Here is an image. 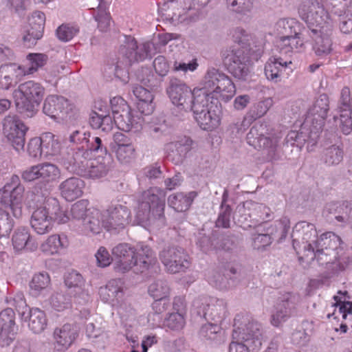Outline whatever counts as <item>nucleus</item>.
<instances>
[{
  "label": "nucleus",
  "mask_w": 352,
  "mask_h": 352,
  "mask_svg": "<svg viewBox=\"0 0 352 352\" xmlns=\"http://www.w3.org/2000/svg\"><path fill=\"white\" fill-rule=\"evenodd\" d=\"M41 195L45 198L44 201L33 211L30 224L37 234H44L52 230L54 222L65 223L69 217L56 198L48 197L47 188L41 190Z\"/></svg>",
  "instance_id": "nucleus-1"
},
{
  "label": "nucleus",
  "mask_w": 352,
  "mask_h": 352,
  "mask_svg": "<svg viewBox=\"0 0 352 352\" xmlns=\"http://www.w3.org/2000/svg\"><path fill=\"white\" fill-rule=\"evenodd\" d=\"M165 192L157 187L144 191L139 199L135 218L140 224H151L155 221L165 223Z\"/></svg>",
  "instance_id": "nucleus-2"
},
{
  "label": "nucleus",
  "mask_w": 352,
  "mask_h": 352,
  "mask_svg": "<svg viewBox=\"0 0 352 352\" xmlns=\"http://www.w3.org/2000/svg\"><path fill=\"white\" fill-rule=\"evenodd\" d=\"M151 43H144L140 45L133 37H125V41L120 47L118 60L115 67H109L114 72V76L124 84L129 82V72L126 67L133 63L144 60L150 56Z\"/></svg>",
  "instance_id": "nucleus-3"
},
{
  "label": "nucleus",
  "mask_w": 352,
  "mask_h": 352,
  "mask_svg": "<svg viewBox=\"0 0 352 352\" xmlns=\"http://www.w3.org/2000/svg\"><path fill=\"white\" fill-rule=\"evenodd\" d=\"M45 94L44 87L38 82L28 80L20 84L12 92L16 110L25 118L34 117Z\"/></svg>",
  "instance_id": "nucleus-4"
},
{
  "label": "nucleus",
  "mask_w": 352,
  "mask_h": 352,
  "mask_svg": "<svg viewBox=\"0 0 352 352\" xmlns=\"http://www.w3.org/2000/svg\"><path fill=\"white\" fill-rule=\"evenodd\" d=\"M307 248L309 250L311 258L316 259L320 265L334 263L342 250L340 237L331 232L322 234L314 244H309Z\"/></svg>",
  "instance_id": "nucleus-5"
},
{
  "label": "nucleus",
  "mask_w": 352,
  "mask_h": 352,
  "mask_svg": "<svg viewBox=\"0 0 352 352\" xmlns=\"http://www.w3.org/2000/svg\"><path fill=\"white\" fill-rule=\"evenodd\" d=\"M25 187L18 175L13 174L7 178L4 186L0 188V204L10 208L12 215L19 219L23 214V201Z\"/></svg>",
  "instance_id": "nucleus-6"
},
{
  "label": "nucleus",
  "mask_w": 352,
  "mask_h": 352,
  "mask_svg": "<svg viewBox=\"0 0 352 352\" xmlns=\"http://www.w3.org/2000/svg\"><path fill=\"white\" fill-rule=\"evenodd\" d=\"M223 64L228 72L236 78L246 80L251 65L248 53L241 47H233L222 52Z\"/></svg>",
  "instance_id": "nucleus-7"
},
{
  "label": "nucleus",
  "mask_w": 352,
  "mask_h": 352,
  "mask_svg": "<svg viewBox=\"0 0 352 352\" xmlns=\"http://www.w3.org/2000/svg\"><path fill=\"white\" fill-rule=\"evenodd\" d=\"M234 338L239 337L243 342H232L229 352H249L250 350H258L261 346V332L260 324L250 322L242 331L234 330Z\"/></svg>",
  "instance_id": "nucleus-8"
},
{
  "label": "nucleus",
  "mask_w": 352,
  "mask_h": 352,
  "mask_svg": "<svg viewBox=\"0 0 352 352\" xmlns=\"http://www.w3.org/2000/svg\"><path fill=\"white\" fill-rule=\"evenodd\" d=\"M94 155V151L83 146L65 147L60 153V160L69 172L82 173L88 167V161Z\"/></svg>",
  "instance_id": "nucleus-9"
},
{
  "label": "nucleus",
  "mask_w": 352,
  "mask_h": 352,
  "mask_svg": "<svg viewBox=\"0 0 352 352\" xmlns=\"http://www.w3.org/2000/svg\"><path fill=\"white\" fill-rule=\"evenodd\" d=\"M112 111V120L117 127L124 131H135L141 126L140 118L135 120L132 114L131 109L127 102L121 97H114L110 100Z\"/></svg>",
  "instance_id": "nucleus-10"
},
{
  "label": "nucleus",
  "mask_w": 352,
  "mask_h": 352,
  "mask_svg": "<svg viewBox=\"0 0 352 352\" xmlns=\"http://www.w3.org/2000/svg\"><path fill=\"white\" fill-rule=\"evenodd\" d=\"M197 314L207 321L218 324L226 317V302L223 299L200 297L193 302Z\"/></svg>",
  "instance_id": "nucleus-11"
},
{
  "label": "nucleus",
  "mask_w": 352,
  "mask_h": 352,
  "mask_svg": "<svg viewBox=\"0 0 352 352\" xmlns=\"http://www.w3.org/2000/svg\"><path fill=\"white\" fill-rule=\"evenodd\" d=\"M289 230V219L287 217H283L276 221L274 226L267 228L265 233L253 234L252 246L255 250H262L276 239L278 242H281L285 239Z\"/></svg>",
  "instance_id": "nucleus-12"
},
{
  "label": "nucleus",
  "mask_w": 352,
  "mask_h": 352,
  "mask_svg": "<svg viewBox=\"0 0 352 352\" xmlns=\"http://www.w3.org/2000/svg\"><path fill=\"white\" fill-rule=\"evenodd\" d=\"M131 210L125 205L116 204L103 212L102 227L107 231L117 234L130 222Z\"/></svg>",
  "instance_id": "nucleus-13"
},
{
  "label": "nucleus",
  "mask_w": 352,
  "mask_h": 352,
  "mask_svg": "<svg viewBox=\"0 0 352 352\" xmlns=\"http://www.w3.org/2000/svg\"><path fill=\"white\" fill-rule=\"evenodd\" d=\"M3 130L8 141L18 153L24 151L25 134L28 130L16 115H8L3 120Z\"/></svg>",
  "instance_id": "nucleus-14"
},
{
  "label": "nucleus",
  "mask_w": 352,
  "mask_h": 352,
  "mask_svg": "<svg viewBox=\"0 0 352 352\" xmlns=\"http://www.w3.org/2000/svg\"><path fill=\"white\" fill-rule=\"evenodd\" d=\"M159 257L166 270L171 274L184 272L190 266L188 255L181 247H165L160 251Z\"/></svg>",
  "instance_id": "nucleus-15"
},
{
  "label": "nucleus",
  "mask_w": 352,
  "mask_h": 352,
  "mask_svg": "<svg viewBox=\"0 0 352 352\" xmlns=\"http://www.w3.org/2000/svg\"><path fill=\"white\" fill-rule=\"evenodd\" d=\"M67 140L72 144L70 146H83L85 149L94 151V155L106 153L104 140L82 129L72 131Z\"/></svg>",
  "instance_id": "nucleus-16"
},
{
  "label": "nucleus",
  "mask_w": 352,
  "mask_h": 352,
  "mask_svg": "<svg viewBox=\"0 0 352 352\" xmlns=\"http://www.w3.org/2000/svg\"><path fill=\"white\" fill-rule=\"evenodd\" d=\"M298 296L292 294H283L274 307L272 315L271 323L274 327H279L283 322L296 314Z\"/></svg>",
  "instance_id": "nucleus-17"
},
{
  "label": "nucleus",
  "mask_w": 352,
  "mask_h": 352,
  "mask_svg": "<svg viewBox=\"0 0 352 352\" xmlns=\"http://www.w3.org/2000/svg\"><path fill=\"white\" fill-rule=\"evenodd\" d=\"M166 92L173 104L183 109L189 107L186 103L192 98L194 90L192 91L182 80L169 77Z\"/></svg>",
  "instance_id": "nucleus-18"
},
{
  "label": "nucleus",
  "mask_w": 352,
  "mask_h": 352,
  "mask_svg": "<svg viewBox=\"0 0 352 352\" xmlns=\"http://www.w3.org/2000/svg\"><path fill=\"white\" fill-rule=\"evenodd\" d=\"M58 175L59 169L58 167L48 162L32 166L21 173V179L26 182L38 179L49 182L54 180Z\"/></svg>",
  "instance_id": "nucleus-19"
},
{
  "label": "nucleus",
  "mask_w": 352,
  "mask_h": 352,
  "mask_svg": "<svg viewBox=\"0 0 352 352\" xmlns=\"http://www.w3.org/2000/svg\"><path fill=\"white\" fill-rule=\"evenodd\" d=\"M18 326L15 322V313L12 308H7L0 312V346H10L15 340Z\"/></svg>",
  "instance_id": "nucleus-20"
},
{
  "label": "nucleus",
  "mask_w": 352,
  "mask_h": 352,
  "mask_svg": "<svg viewBox=\"0 0 352 352\" xmlns=\"http://www.w3.org/2000/svg\"><path fill=\"white\" fill-rule=\"evenodd\" d=\"M322 130L316 129L315 124H309L305 126V122L302 124L299 131H289L285 139V143L287 146H296L301 148L307 142L308 145L314 146L320 137Z\"/></svg>",
  "instance_id": "nucleus-21"
},
{
  "label": "nucleus",
  "mask_w": 352,
  "mask_h": 352,
  "mask_svg": "<svg viewBox=\"0 0 352 352\" xmlns=\"http://www.w3.org/2000/svg\"><path fill=\"white\" fill-rule=\"evenodd\" d=\"M135 247L126 243H119L113 248L111 253L115 259L114 269L120 273L135 268Z\"/></svg>",
  "instance_id": "nucleus-22"
},
{
  "label": "nucleus",
  "mask_w": 352,
  "mask_h": 352,
  "mask_svg": "<svg viewBox=\"0 0 352 352\" xmlns=\"http://www.w3.org/2000/svg\"><path fill=\"white\" fill-rule=\"evenodd\" d=\"M45 22V14L41 11L32 13L29 19L28 25L25 28L23 36V42L25 47L34 46L37 41L41 39L43 34Z\"/></svg>",
  "instance_id": "nucleus-23"
},
{
  "label": "nucleus",
  "mask_w": 352,
  "mask_h": 352,
  "mask_svg": "<svg viewBox=\"0 0 352 352\" xmlns=\"http://www.w3.org/2000/svg\"><path fill=\"white\" fill-rule=\"evenodd\" d=\"M265 130L266 125L264 124L253 126L247 134V142L254 148L267 150L268 155L271 159H273V155L274 154L276 146V140L265 135Z\"/></svg>",
  "instance_id": "nucleus-24"
},
{
  "label": "nucleus",
  "mask_w": 352,
  "mask_h": 352,
  "mask_svg": "<svg viewBox=\"0 0 352 352\" xmlns=\"http://www.w3.org/2000/svg\"><path fill=\"white\" fill-rule=\"evenodd\" d=\"M292 237L293 240V247L296 250V246L300 247L301 243L305 251L308 252L307 256H309V250L307 246L311 243L314 244L318 237V232L315 225L307 221L298 222L293 228Z\"/></svg>",
  "instance_id": "nucleus-25"
},
{
  "label": "nucleus",
  "mask_w": 352,
  "mask_h": 352,
  "mask_svg": "<svg viewBox=\"0 0 352 352\" xmlns=\"http://www.w3.org/2000/svg\"><path fill=\"white\" fill-rule=\"evenodd\" d=\"M188 104V108H183L185 111H192L194 114L195 119L197 116L202 115L205 111L210 109V104L214 105V108L219 111V100L214 98L213 96H210V93L206 92L204 89H194L193 97L186 103Z\"/></svg>",
  "instance_id": "nucleus-26"
},
{
  "label": "nucleus",
  "mask_w": 352,
  "mask_h": 352,
  "mask_svg": "<svg viewBox=\"0 0 352 352\" xmlns=\"http://www.w3.org/2000/svg\"><path fill=\"white\" fill-rule=\"evenodd\" d=\"M329 111V98L326 94L320 95L309 109L305 119V126L315 124L318 130H322Z\"/></svg>",
  "instance_id": "nucleus-27"
},
{
  "label": "nucleus",
  "mask_w": 352,
  "mask_h": 352,
  "mask_svg": "<svg viewBox=\"0 0 352 352\" xmlns=\"http://www.w3.org/2000/svg\"><path fill=\"white\" fill-rule=\"evenodd\" d=\"M298 12L305 22L320 27L327 18L324 8L316 0H305L300 5Z\"/></svg>",
  "instance_id": "nucleus-28"
},
{
  "label": "nucleus",
  "mask_w": 352,
  "mask_h": 352,
  "mask_svg": "<svg viewBox=\"0 0 352 352\" xmlns=\"http://www.w3.org/2000/svg\"><path fill=\"white\" fill-rule=\"evenodd\" d=\"M25 76L23 65L16 63L2 65L0 67V89L9 90L14 87Z\"/></svg>",
  "instance_id": "nucleus-29"
},
{
  "label": "nucleus",
  "mask_w": 352,
  "mask_h": 352,
  "mask_svg": "<svg viewBox=\"0 0 352 352\" xmlns=\"http://www.w3.org/2000/svg\"><path fill=\"white\" fill-rule=\"evenodd\" d=\"M193 141L189 137H184L179 140L166 144L167 157L175 164H182L192 148Z\"/></svg>",
  "instance_id": "nucleus-30"
},
{
  "label": "nucleus",
  "mask_w": 352,
  "mask_h": 352,
  "mask_svg": "<svg viewBox=\"0 0 352 352\" xmlns=\"http://www.w3.org/2000/svg\"><path fill=\"white\" fill-rule=\"evenodd\" d=\"M323 214L329 221L347 223L351 221L352 203L349 201L331 202L326 205Z\"/></svg>",
  "instance_id": "nucleus-31"
},
{
  "label": "nucleus",
  "mask_w": 352,
  "mask_h": 352,
  "mask_svg": "<svg viewBox=\"0 0 352 352\" xmlns=\"http://www.w3.org/2000/svg\"><path fill=\"white\" fill-rule=\"evenodd\" d=\"M135 250L134 271L136 273L144 272L155 266L157 262L155 254L148 245L140 243L136 245Z\"/></svg>",
  "instance_id": "nucleus-32"
},
{
  "label": "nucleus",
  "mask_w": 352,
  "mask_h": 352,
  "mask_svg": "<svg viewBox=\"0 0 352 352\" xmlns=\"http://www.w3.org/2000/svg\"><path fill=\"white\" fill-rule=\"evenodd\" d=\"M76 329L70 324H65L54 331V352H65L78 337Z\"/></svg>",
  "instance_id": "nucleus-33"
},
{
  "label": "nucleus",
  "mask_w": 352,
  "mask_h": 352,
  "mask_svg": "<svg viewBox=\"0 0 352 352\" xmlns=\"http://www.w3.org/2000/svg\"><path fill=\"white\" fill-rule=\"evenodd\" d=\"M302 28L301 30V24L294 19H281L276 23V30L280 35L281 45H287V41L296 40L294 36H297L300 38V35L305 32Z\"/></svg>",
  "instance_id": "nucleus-34"
},
{
  "label": "nucleus",
  "mask_w": 352,
  "mask_h": 352,
  "mask_svg": "<svg viewBox=\"0 0 352 352\" xmlns=\"http://www.w3.org/2000/svg\"><path fill=\"white\" fill-rule=\"evenodd\" d=\"M71 109V104L67 99L55 95L47 96L43 107V113L52 118H56L60 114H67Z\"/></svg>",
  "instance_id": "nucleus-35"
},
{
  "label": "nucleus",
  "mask_w": 352,
  "mask_h": 352,
  "mask_svg": "<svg viewBox=\"0 0 352 352\" xmlns=\"http://www.w3.org/2000/svg\"><path fill=\"white\" fill-rule=\"evenodd\" d=\"M98 160L88 162V167L83 173H88L94 179L104 177L112 167L113 160L106 148V153L96 155Z\"/></svg>",
  "instance_id": "nucleus-36"
},
{
  "label": "nucleus",
  "mask_w": 352,
  "mask_h": 352,
  "mask_svg": "<svg viewBox=\"0 0 352 352\" xmlns=\"http://www.w3.org/2000/svg\"><path fill=\"white\" fill-rule=\"evenodd\" d=\"M123 281L121 279H113L108 282L104 287L99 289L101 299L106 302L115 305L120 302L124 296Z\"/></svg>",
  "instance_id": "nucleus-37"
},
{
  "label": "nucleus",
  "mask_w": 352,
  "mask_h": 352,
  "mask_svg": "<svg viewBox=\"0 0 352 352\" xmlns=\"http://www.w3.org/2000/svg\"><path fill=\"white\" fill-rule=\"evenodd\" d=\"M21 317L22 320L28 321V327L34 333H41L47 326L45 314L38 308H29Z\"/></svg>",
  "instance_id": "nucleus-38"
},
{
  "label": "nucleus",
  "mask_w": 352,
  "mask_h": 352,
  "mask_svg": "<svg viewBox=\"0 0 352 352\" xmlns=\"http://www.w3.org/2000/svg\"><path fill=\"white\" fill-rule=\"evenodd\" d=\"M304 30L314 39L313 50L316 56L324 57L331 54L333 50V42L329 35H318V30L317 29L304 28Z\"/></svg>",
  "instance_id": "nucleus-39"
},
{
  "label": "nucleus",
  "mask_w": 352,
  "mask_h": 352,
  "mask_svg": "<svg viewBox=\"0 0 352 352\" xmlns=\"http://www.w3.org/2000/svg\"><path fill=\"white\" fill-rule=\"evenodd\" d=\"M291 64L292 61L284 60L280 57L271 58L265 65V75L269 80L274 82H280L283 72Z\"/></svg>",
  "instance_id": "nucleus-40"
},
{
  "label": "nucleus",
  "mask_w": 352,
  "mask_h": 352,
  "mask_svg": "<svg viewBox=\"0 0 352 352\" xmlns=\"http://www.w3.org/2000/svg\"><path fill=\"white\" fill-rule=\"evenodd\" d=\"M84 182L78 177H70L63 182L60 186L61 195L68 201H72L82 194Z\"/></svg>",
  "instance_id": "nucleus-41"
},
{
  "label": "nucleus",
  "mask_w": 352,
  "mask_h": 352,
  "mask_svg": "<svg viewBox=\"0 0 352 352\" xmlns=\"http://www.w3.org/2000/svg\"><path fill=\"white\" fill-rule=\"evenodd\" d=\"M243 209H247L249 212H251L253 222L255 225L267 222L272 218V212L270 208L262 204L247 201L245 202V208Z\"/></svg>",
  "instance_id": "nucleus-42"
},
{
  "label": "nucleus",
  "mask_w": 352,
  "mask_h": 352,
  "mask_svg": "<svg viewBox=\"0 0 352 352\" xmlns=\"http://www.w3.org/2000/svg\"><path fill=\"white\" fill-rule=\"evenodd\" d=\"M196 196L194 191L174 193L168 197V204L177 212H184L190 208Z\"/></svg>",
  "instance_id": "nucleus-43"
},
{
  "label": "nucleus",
  "mask_w": 352,
  "mask_h": 352,
  "mask_svg": "<svg viewBox=\"0 0 352 352\" xmlns=\"http://www.w3.org/2000/svg\"><path fill=\"white\" fill-rule=\"evenodd\" d=\"M12 240L14 248L17 251L23 249L34 251L37 248V244L32 241L28 228L24 227L15 230Z\"/></svg>",
  "instance_id": "nucleus-44"
},
{
  "label": "nucleus",
  "mask_w": 352,
  "mask_h": 352,
  "mask_svg": "<svg viewBox=\"0 0 352 352\" xmlns=\"http://www.w3.org/2000/svg\"><path fill=\"white\" fill-rule=\"evenodd\" d=\"M220 112L214 108V105L210 104V109L205 111L202 115L197 116L195 120L199 126L204 130L212 131L217 128L220 122V117L218 113Z\"/></svg>",
  "instance_id": "nucleus-45"
},
{
  "label": "nucleus",
  "mask_w": 352,
  "mask_h": 352,
  "mask_svg": "<svg viewBox=\"0 0 352 352\" xmlns=\"http://www.w3.org/2000/svg\"><path fill=\"white\" fill-rule=\"evenodd\" d=\"M67 244L68 241L65 236L53 234L50 236L45 242L41 245V249L44 253L52 255L67 247Z\"/></svg>",
  "instance_id": "nucleus-46"
},
{
  "label": "nucleus",
  "mask_w": 352,
  "mask_h": 352,
  "mask_svg": "<svg viewBox=\"0 0 352 352\" xmlns=\"http://www.w3.org/2000/svg\"><path fill=\"white\" fill-rule=\"evenodd\" d=\"M135 75L137 79L151 90L157 89L162 82V78L153 74L148 67H142L136 72Z\"/></svg>",
  "instance_id": "nucleus-47"
},
{
  "label": "nucleus",
  "mask_w": 352,
  "mask_h": 352,
  "mask_svg": "<svg viewBox=\"0 0 352 352\" xmlns=\"http://www.w3.org/2000/svg\"><path fill=\"white\" fill-rule=\"evenodd\" d=\"M211 96L218 100V96L230 98L236 92V87L230 77L222 72L219 82L214 87Z\"/></svg>",
  "instance_id": "nucleus-48"
},
{
  "label": "nucleus",
  "mask_w": 352,
  "mask_h": 352,
  "mask_svg": "<svg viewBox=\"0 0 352 352\" xmlns=\"http://www.w3.org/2000/svg\"><path fill=\"white\" fill-rule=\"evenodd\" d=\"M217 232L208 231L205 229L199 230L196 236V245L203 252L207 253L210 250H215L217 241Z\"/></svg>",
  "instance_id": "nucleus-49"
},
{
  "label": "nucleus",
  "mask_w": 352,
  "mask_h": 352,
  "mask_svg": "<svg viewBox=\"0 0 352 352\" xmlns=\"http://www.w3.org/2000/svg\"><path fill=\"white\" fill-rule=\"evenodd\" d=\"M342 148L336 144L325 148L321 155L322 162L328 166H336L343 160Z\"/></svg>",
  "instance_id": "nucleus-50"
},
{
  "label": "nucleus",
  "mask_w": 352,
  "mask_h": 352,
  "mask_svg": "<svg viewBox=\"0 0 352 352\" xmlns=\"http://www.w3.org/2000/svg\"><path fill=\"white\" fill-rule=\"evenodd\" d=\"M102 216L103 213H101L100 210L91 208L82 222L85 228L95 234L100 233L102 226Z\"/></svg>",
  "instance_id": "nucleus-51"
},
{
  "label": "nucleus",
  "mask_w": 352,
  "mask_h": 352,
  "mask_svg": "<svg viewBox=\"0 0 352 352\" xmlns=\"http://www.w3.org/2000/svg\"><path fill=\"white\" fill-rule=\"evenodd\" d=\"M41 136L44 155H56L59 154L60 155L62 151L61 145L58 139L50 132L44 133Z\"/></svg>",
  "instance_id": "nucleus-52"
},
{
  "label": "nucleus",
  "mask_w": 352,
  "mask_h": 352,
  "mask_svg": "<svg viewBox=\"0 0 352 352\" xmlns=\"http://www.w3.org/2000/svg\"><path fill=\"white\" fill-rule=\"evenodd\" d=\"M65 284L68 288H75L81 292L83 298H87L88 294L85 292L82 287L85 285V280L82 276L77 271L68 272L65 275Z\"/></svg>",
  "instance_id": "nucleus-53"
},
{
  "label": "nucleus",
  "mask_w": 352,
  "mask_h": 352,
  "mask_svg": "<svg viewBox=\"0 0 352 352\" xmlns=\"http://www.w3.org/2000/svg\"><path fill=\"white\" fill-rule=\"evenodd\" d=\"M27 59L29 61V65H23L25 76L33 74L39 68L43 67L47 63L48 57L44 54H29Z\"/></svg>",
  "instance_id": "nucleus-54"
},
{
  "label": "nucleus",
  "mask_w": 352,
  "mask_h": 352,
  "mask_svg": "<svg viewBox=\"0 0 352 352\" xmlns=\"http://www.w3.org/2000/svg\"><path fill=\"white\" fill-rule=\"evenodd\" d=\"M227 192L223 195V199L220 207L218 218L216 221V226L218 228H228L230 226V219L232 216V208L226 204Z\"/></svg>",
  "instance_id": "nucleus-55"
},
{
  "label": "nucleus",
  "mask_w": 352,
  "mask_h": 352,
  "mask_svg": "<svg viewBox=\"0 0 352 352\" xmlns=\"http://www.w3.org/2000/svg\"><path fill=\"white\" fill-rule=\"evenodd\" d=\"M50 283V278L48 274L41 272L34 274L30 283L32 294L34 296L38 295L43 290L47 287Z\"/></svg>",
  "instance_id": "nucleus-56"
},
{
  "label": "nucleus",
  "mask_w": 352,
  "mask_h": 352,
  "mask_svg": "<svg viewBox=\"0 0 352 352\" xmlns=\"http://www.w3.org/2000/svg\"><path fill=\"white\" fill-rule=\"evenodd\" d=\"M89 124L93 129H100L102 131L109 132L112 129L113 120L111 116L98 115L96 113H91Z\"/></svg>",
  "instance_id": "nucleus-57"
},
{
  "label": "nucleus",
  "mask_w": 352,
  "mask_h": 352,
  "mask_svg": "<svg viewBox=\"0 0 352 352\" xmlns=\"http://www.w3.org/2000/svg\"><path fill=\"white\" fill-rule=\"evenodd\" d=\"M170 291L166 280L158 279L153 281L148 287V294L155 299L167 298Z\"/></svg>",
  "instance_id": "nucleus-58"
},
{
  "label": "nucleus",
  "mask_w": 352,
  "mask_h": 352,
  "mask_svg": "<svg viewBox=\"0 0 352 352\" xmlns=\"http://www.w3.org/2000/svg\"><path fill=\"white\" fill-rule=\"evenodd\" d=\"M221 74L222 72L215 68L208 69L203 80V87L200 89L206 90V92L210 93L211 96L214 87L219 82Z\"/></svg>",
  "instance_id": "nucleus-59"
},
{
  "label": "nucleus",
  "mask_w": 352,
  "mask_h": 352,
  "mask_svg": "<svg viewBox=\"0 0 352 352\" xmlns=\"http://www.w3.org/2000/svg\"><path fill=\"white\" fill-rule=\"evenodd\" d=\"M228 10L240 14L250 12L254 4V0H225Z\"/></svg>",
  "instance_id": "nucleus-60"
},
{
  "label": "nucleus",
  "mask_w": 352,
  "mask_h": 352,
  "mask_svg": "<svg viewBox=\"0 0 352 352\" xmlns=\"http://www.w3.org/2000/svg\"><path fill=\"white\" fill-rule=\"evenodd\" d=\"M221 328L219 324L210 322L203 324L199 330L201 338L207 340H215L220 336Z\"/></svg>",
  "instance_id": "nucleus-61"
},
{
  "label": "nucleus",
  "mask_w": 352,
  "mask_h": 352,
  "mask_svg": "<svg viewBox=\"0 0 352 352\" xmlns=\"http://www.w3.org/2000/svg\"><path fill=\"white\" fill-rule=\"evenodd\" d=\"M52 307L58 311H63L71 306V296L62 292H56L50 298Z\"/></svg>",
  "instance_id": "nucleus-62"
},
{
  "label": "nucleus",
  "mask_w": 352,
  "mask_h": 352,
  "mask_svg": "<svg viewBox=\"0 0 352 352\" xmlns=\"http://www.w3.org/2000/svg\"><path fill=\"white\" fill-rule=\"evenodd\" d=\"M117 159L122 164L131 162L135 158V148L132 144L122 145L119 147H113Z\"/></svg>",
  "instance_id": "nucleus-63"
},
{
  "label": "nucleus",
  "mask_w": 352,
  "mask_h": 352,
  "mask_svg": "<svg viewBox=\"0 0 352 352\" xmlns=\"http://www.w3.org/2000/svg\"><path fill=\"white\" fill-rule=\"evenodd\" d=\"M185 324V320L182 313L174 312L169 314L163 322L162 325L164 327L170 329L173 331H178L182 329Z\"/></svg>",
  "instance_id": "nucleus-64"
}]
</instances>
